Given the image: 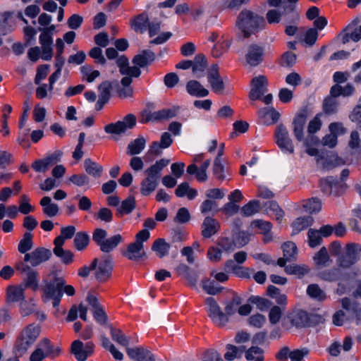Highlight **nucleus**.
I'll return each mask as SVG.
<instances>
[{
  "label": "nucleus",
  "mask_w": 361,
  "mask_h": 361,
  "mask_svg": "<svg viewBox=\"0 0 361 361\" xmlns=\"http://www.w3.org/2000/svg\"><path fill=\"white\" fill-rule=\"evenodd\" d=\"M244 351L247 361H264V350L259 346L252 345Z\"/></svg>",
  "instance_id": "473e14b6"
},
{
  "label": "nucleus",
  "mask_w": 361,
  "mask_h": 361,
  "mask_svg": "<svg viewBox=\"0 0 361 361\" xmlns=\"http://www.w3.org/2000/svg\"><path fill=\"white\" fill-rule=\"evenodd\" d=\"M170 248V244L166 243L164 238L157 239L152 245V250L155 252L157 256L159 258L168 255Z\"/></svg>",
  "instance_id": "2f4dec72"
},
{
  "label": "nucleus",
  "mask_w": 361,
  "mask_h": 361,
  "mask_svg": "<svg viewBox=\"0 0 361 361\" xmlns=\"http://www.w3.org/2000/svg\"><path fill=\"white\" fill-rule=\"evenodd\" d=\"M308 243L311 247H315L319 245L322 242V237L321 236L319 231L310 228L308 231Z\"/></svg>",
  "instance_id": "e2e57ef3"
},
{
  "label": "nucleus",
  "mask_w": 361,
  "mask_h": 361,
  "mask_svg": "<svg viewBox=\"0 0 361 361\" xmlns=\"http://www.w3.org/2000/svg\"><path fill=\"white\" fill-rule=\"evenodd\" d=\"M260 208V204L257 200H252L244 205L241 208L242 214L245 216H250L258 212Z\"/></svg>",
  "instance_id": "6e6d98bb"
},
{
  "label": "nucleus",
  "mask_w": 361,
  "mask_h": 361,
  "mask_svg": "<svg viewBox=\"0 0 361 361\" xmlns=\"http://www.w3.org/2000/svg\"><path fill=\"white\" fill-rule=\"evenodd\" d=\"M39 204L42 207L43 213L46 216L54 217L58 214L59 210V207L56 204L51 202V197L48 196L42 197Z\"/></svg>",
  "instance_id": "c756f323"
},
{
  "label": "nucleus",
  "mask_w": 361,
  "mask_h": 361,
  "mask_svg": "<svg viewBox=\"0 0 361 361\" xmlns=\"http://www.w3.org/2000/svg\"><path fill=\"white\" fill-rule=\"evenodd\" d=\"M314 260L319 266L325 265L329 260V255L327 249L325 247H322L314 256Z\"/></svg>",
  "instance_id": "69168bd1"
},
{
  "label": "nucleus",
  "mask_w": 361,
  "mask_h": 361,
  "mask_svg": "<svg viewBox=\"0 0 361 361\" xmlns=\"http://www.w3.org/2000/svg\"><path fill=\"white\" fill-rule=\"evenodd\" d=\"M25 288L23 285H11L6 288V302L11 304L13 302H18L24 300L25 299Z\"/></svg>",
  "instance_id": "412c9836"
},
{
  "label": "nucleus",
  "mask_w": 361,
  "mask_h": 361,
  "mask_svg": "<svg viewBox=\"0 0 361 361\" xmlns=\"http://www.w3.org/2000/svg\"><path fill=\"white\" fill-rule=\"evenodd\" d=\"M38 346L42 351H44L47 357H54L58 356L61 352V349L59 348H55L51 342L47 338L42 340Z\"/></svg>",
  "instance_id": "e433bc0d"
},
{
  "label": "nucleus",
  "mask_w": 361,
  "mask_h": 361,
  "mask_svg": "<svg viewBox=\"0 0 361 361\" xmlns=\"http://www.w3.org/2000/svg\"><path fill=\"white\" fill-rule=\"evenodd\" d=\"M202 287L203 290L209 295H216L219 293L222 288L217 286L214 281L208 279L202 281Z\"/></svg>",
  "instance_id": "3c124183"
},
{
  "label": "nucleus",
  "mask_w": 361,
  "mask_h": 361,
  "mask_svg": "<svg viewBox=\"0 0 361 361\" xmlns=\"http://www.w3.org/2000/svg\"><path fill=\"white\" fill-rule=\"evenodd\" d=\"M145 255L143 244L140 242L130 243L124 255L130 260H137Z\"/></svg>",
  "instance_id": "cd10ccee"
},
{
  "label": "nucleus",
  "mask_w": 361,
  "mask_h": 361,
  "mask_svg": "<svg viewBox=\"0 0 361 361\" xmlns=\"http://www.w3.org/2000/svg\"><path fill=\"white\" fill-rule=\"evenodd\" d=\"M51 257V252L45 247H39L33 251L26 253L24 256V262H28L33 267L48 261Z\"/></svg>",
  "instance_id": "ddd939ff"
},
{
  "label": "nucleus",
  "mask_w": 361,
  "mask_h": 361,
  "mask_svg": "<svg viewBox=\"0 0 361 361\" xmlns=\"http://www.w3.org/2000/svg\"><path fill=\"white\" fill-rule=\"evenodd\" d=\"M264 54V50L262 47L252 44L247 48L245 55L246 61L251 66H257L263 61Z\"/></svg>",
  "instance_id": "a211bd4d"
},
{
  "label": "nucleus",
  "mask_w": 361,
  "mask_h": 361,
  "mask_svg": "<svg viewBox=\"0 0 361 361\" xmlns=\"http://www.w3.org/2000/svg\"><path fill=\"white\" fill-rule=\"evenodd\" d=\"M303 207L307 212L316 213L321 210L322 202L317 197H312L304 202Z\"/></svg>",
  "instance_id": "49530a36"
},
{
  "label": "nucleus",
  "mask_w": 361,
  "mask_h": 361,
  "mask_svg": "<svg viewBox=\"0 0 361 361\" xmlns=\"http://www.w3.org/2000/svg\"><path fill=\"white\" fill-rule=\"evenodd\" d=\"M179 110L178 106H171L170 108L162 109L154 112L145 111L141 115L140 122L142 123L149 121H161L168 120L175 117Z\"/></svg>",
  "instance_id": "1a4fd4ad"
},
{
  "label": "nucleus",
  "mask_w": 361,
  "mask_h": 361,
  "mask_svg": "<svg viewBox=\"0 0 361 361\" xmlns=\"http://www.w3.org/2000/svg\"><path fill=\"white\" fill-rule=\"evenodd\" d=\"M113 269L112 261L109 257H104L101 259L95 269V277L100 281H106L111 274Z\"/></svg>",
  "instance_id": "f3484780"
},
{
  "label": "nucleus",
  "mask_w": 361,
  "mask_h": 361,
  "mask_svg": "<svg viewBox=\"0 0 361 361\" xmlns=\"http://www.w3.org/2000/svg\"><path fill=\"white\" fill-rule=\"evenodd\" d=\"M149 23L148 14L142 12L130 20V27L135 32L142 33L147 27Z\"/></svg>",
  "instance_id": "4be33fe9"
},
{
  "label": "nucleus",
  "mask_w": 361,
  "mask_h": 361,
  "mask_svg": "<svg viewBox=\"0 0 361 361\" xmlns=\"http://www.w3.org/2000/svg\"><path fill=\"white\" fill-rule=\"evenodd\" d=\"M285 272L287 274L302 277L309 272V269L305 265L290 264L285 267Z\"/></svg>",
  "instance_id": "09e8293b"
},
{
  "label": "nucleus",
  "mask_w": 361,
  "mask_h": 361,
  "mask_svg": "<svg viewBox=\"0 0 361 361\" xmlns=\"http://www.w3.org/2000/svg\"><path fill=\"white\" fill-rule=\"evenodd\" d=\"M145 140L142 137H137L130 142L127 147V154L130 155H135L140 154L145 147Z\"/></svg>",
  "instance_id": "ea45409f"
},
{
  "label": "nucleus",
  "mask_w": 361,
  "mask_h": 361,
  "mask_svg": "<svg viewBox=\"0 0 361 361\" xmlns=\"http://www.w3.org/2000/svg\"><path fill=\"white\" fill-rule=\"evenodd\" d=\"M154 59L155 54L151 50L146 49L135 55L133 59V63L139 68H144L151 64Z\"/></svg>",
  "instance_id": "b1692460"
},
{
  "label": "nucleus",
  "mask_w": 361,
  "mask_h": 361,
  "mask_svg": "<svg viewBox=\"0 0 361 361\" xmlns=\"http://www.w3.org/2000/svg\"><path fill=\"white\" fill-rule=\"evenodd\" d=\"M136 117L133 114L126 115L123 121L109 123L104 127V130L108 134H121L128 129L133 128L136 125Z\"/></svg>",
  "instance_id": "9b49d317"
},
{
  "label": "nucleus",
  "mask_w": 361,
  "mask_h": 361,
  "mask_svg": "<svg viewBox=\"0 0 361 361\" xmlns=\"http://www.w3.org/2000/svg\"><path fill=\"white\" fill-rule=\"evenodd\" d=\"M65 283L63 277L59 276L56 272L50 273L42 280L39 288L42 300L44 302L51 300L53 307H58L62 299V288Z\"/></svg>",
  "instance_id": "f257e3e1"
},
{
  "label": "nucleus",
  "mask_w": 361,
  "mask_h": 361,
  "mask_svg": "<svg viewBox=\"0 0 361 361\" xmlns=\"http://www.w3.org/2000/svg\"><path fill=\"white\" fill-rule=\"evenodd\" d=\"M219 228V223L215 219L207 216L202 224V235L209 238L217 233Z\"/></svg>",
  "instance_id": "5701e85b"
},
{
  "label": "nucleus",
  "mask_w": 361,
  "mask_h": 361,
  "mask_svg": "<svg viewBox=\"0 0 361 361\" xmlns=\"http://www.w3.org/2000/svg\"><path fill=\"white\" fill-rule=\"evenodd\" d=\"M33 235L30 232H25L23 238L20 240L18 245V250L23 254L28 253L33 246Z\"/></svg>",
  "instance_id": "58836bf2"
},
{
  "label": "nucleus",
  "mask_w": 361,
  "mask_h": 361,
  "mask_svg": "<svg viewBox=\"0 0 361 361\" xmlns=\"http://www.w3.org/2000/svg\"><path fill=\"white\" fill-rule=\"evenodd\" d=\"M94 349V344L92 342L89 341L84 344L80 340L74 341L71 346V353L78 361H85L89 356L92 355Z\"/></svg>",
  "instance_id": "f8f14e48"
},
{
  "label": "nucleus",
  "mask_w": 361,
  "mask_h": 361,
  "mask_svg": "<svg viewBox=\"0 0 361 361\" xmlns=\"http://www.w3.org/2000/svg\"><path fill=\"white\" fill-rule=\"evenodd\" d=\"M249 98L252 101L260 99L267 90L268 80L265 75L254 77L250 82Z\"/></svg>",
  "instance_id": "4468645a"
},
{
  "label": "nucleus",
  "mask_w": 361,
  "mask_h": 361,
  "mask_svg": "<svg viewBox=\"0 0 361 361\" xmlns=\"http://www.w3.org/2000/svg\"><path fill=\"white\" fill-rule=\"evenodd\" d=\"M288 14H290V12H284V9L281 11L276 9H271L267 13L266 18L269 24H275L280 22L281 16Z\"/></svg>",
  "instance_id": "864d4df0"
},
{
  "label": "nucleus",
  "mask_w": 361,
  "mask_h": 361,
  "mask_svg": "<svg viewBox=\"0 0 361 361\" xmlns=\"http://www.w3.org/2000/svg\"><path fill=\"white\" fill-rule=\"evenodd\" d=\"M110 333L112 339L118 343L119 345L128 348L129 338L123 333L119 329H116L112 326L110 328Z\"/></svg>",
  "instance_id": "a19ab883"
},
{
  "label": "nucleus",
  "mask_w": 361,
  "mask_h": 361,
  "mask_svg": "<svg viewBox=\"0 0 361 361\" xmlns=\"http://www.w3.org/2000/svg\"><path fill=\"white\" fill-rule=\"evenodd\" d=\"M169 163V160L161 159L145 171L146 177L141 181L140 192L144 196L149 195L157 188L161 172Z\"/></svg>",
  "instance_id": "20e7f679"
},
{
  "label": "nucleus",
  "mask_w": 361,
  "mask_h": 361,
  "mask_svg": "<svg viewBox=\"0 0 361 361\" xmlns=\"http://www.w3.org/2000/svg\"><path fill=\"white\" fill-rule=\"evenodd\" d=\"M126 353L130 359L135 361H155L152 352L144 347L127 348Z\"/></svg>",
  "instance_id": "aec40b11"
},
{
  "label": "nucleus",
  "mask_w": 361,
  "mask_h": 361,
  "mask_svg": "<svg viewBox=\"0 0 361 361\" xmlns=\"http://www.w3.org/2000/svg\"><path fill=\"white\" fill-rule=\"evenodd\" d=\"M342 307L345 310L336 311L333 315V323L336 326H342L345 321L355 322L356 325L361 324V306L355 301L348 298L341 300Z\"/></svg>",
  "instance_id": "7ed1b4c3"
},
{
  "label": "nucleus",
  "mask_w": 361,
  "mask_h": 361,
  "mask_svg": "<svg viewBox=\"0 0 361 361\" xmlns=\"http://www.w3.org/2000/svg\"><path fill=\"white\" fill-rule=\"evenodd\" d=\"M355 92L354 86L348 83L344 87L341 86L338 84L334 85L330 89V94L333 97H338L343 96L344 97L352 96Z\"/></svg>",
  "instance_id": "bb28decb"
},
{
  "label": "nucleus",
  "mask_w": 361,
  "mask_h": 361,
  "mask_svg": "<svg viewBox=\"0 0 361 361\" xmlns=\"http://www.w3.org/2000/svg\"><path fill=\"white\" fill-rule=\"evenodd\" d=\"M227 352L224 354V358L228 361H232L235 358L240 357L245 347L238 348L235 345L228 344L226 345Z\"/></svg>",
  "instance_id": "8fccbe9b"
},
{
  "label": "nucleus",
  "mask_w": 361,
  "mask_h": 361,
  "mask_svg": "<svg viewBox=\"0 0 361 361\" xmlns=\"http://www.w3.org/2000/svg\"><path fill=\"white\" fill-rule=\"evenodd\" d=\"M319 185L322 191L326 195H339V190L343 188V184L338 182L334 177H327L319 181Z\"/></svg>",
  "instance_id": "6ab92c4d"
},
{
  "label": "nucleus",
  "mask_w": 361,
  "mask_h": 361,
  "mask_svg": "<svg viewBox=\"0 0 361 361\" xmlns=\"http://www.w3.org/2000/svg\"><path fill=\"white\" fill-rule=\"evenodd\" d=\"M290 319L292 325L299 328L308 326L311 324L308 313L303 310L293 313Z\"/></svg>",
  "instance_id": "a878e982"
},
{
  "label": "nucleus",
  "mask_w": 361,
  "mask_h": 361,
  "mask_svg": "<svg viewBox=\"0 0 361 361\" xmlns=\"http://www.w3.org/2000/svg\"><path fill=\"white\" fill-rule=\"evenodd\" d=\"M186 90L190 95L197 97H207L209 94V91L197 80L188 82Z\"/></svg>",
  "instance_id": "c85d7f7f"
},
{
  "label": "nucleus",
  "mask_w": 361,
  "mask_h": 361,
  "mask_svg": "<svg viewBox=\"0 0 361 361\" xmlns=\"http://www.w3.org/2000/svg\"><path fill=\"white\" fill-rule=\"evenodd\" d=\"M242 302L241 298L237 295L234 294L231 300L228 302L225 306V314L228 317V316L234 314L236 311H238L239 305Z\"/></svg>",
  "instance_id": "c03bdc74"
},
{
  "label": "nucleus",
  "mask_w": 361,
  "mask_h": 361,
  "mask_svg": "<svg viewBox=\"0 0 361 361\" xmlns=\"http://www.w3.org/2000/svg\"><path fill=\"white\" fill-rule=\"evenodd\" d=\"M161 145L157 141L152 142L150 148L145 156V161H152L154 159V156L161 154Z\"/></svg>",
  "instance_id": "bf43d9fd"
},
{
  "label": "nucleus",
  "mask_w": 361,
  "mask_h": 361,
  "mask_svg": "<svg viewBox=\"0 0 361 361\" xmlns=\"http://www.w3.org/2000/svg\"><path fill=\"white\" fill-rule=\"evenodd\" d=\"M248 302H250L252 304L256 305L257 307L262 310H266L268 308L270 307L271 302L264 298L259 297V296H255L252 295L249 298Z\"/></svg>",
  "instance_id": "4d7b16f0"
},
{
  "label": "nucleus",
  "mask_w": 361,
  "mask_h": 361,
  "mask_svg": "<svg viewBox=\"0 0 361 361\" xmlns=\"http://www.w3.org/2000/svg\"><path fill=\"white\" fill-rule=\"evenodd\" d=\"M306 123V114L305 112H301L298 114L293 122V133L295 138L298 141H302L303 139L304 133V126Z\"/></svg>",
  "instance_id": "393cba45"
},
{
  "label": "nucleus",
  "mask_w": 361,
  "mask_h": 361,
  "mask_svg": "<svg viewBox=\"0 0 361 361\" xmlns=\"http://www.w3.org/2000/svg\"><path fill=\"white\" fill-rule=\"evenodd\" d=\"M111 85L108 81L102 82L99 86V98L109 102L111 96Z\"/></svg>",
  "instance_id": "774afa93"
},
{
  "label": "nucleus",
  "mask_w": 361,
  "mask_h": 361,
  "mask_svg": "<svg viewBox=\"0 0 361 361\" xmlns=\"http://www.w3.org/2000/svg\"><path fill=\"white\" fill-rule=\"evenodd\" d=\"M68 181L78 187H83L89 184L90 178L84 173H78L70 176Z\"/></svg>",
  "instance_id": "680f3d73"
},
{
  "label": "nucleus",
  "mask_w": 361,
  "mask_h": 361,
  "mask_svg": "<svg viewBox=\"0 0 361 361\" xmlns=\"http://www.w3.org/2000/svg\"><path fill=\"white\" fill-rule=\"evenodd\" d=\"M336 98L330 94V97L324 99L323 102V111L326 114L331 115L337 112L338 102Z\"/></svg>",
  "instance_id": "79ce46f5"
},
{
  "label": "nucleus",
  "mask_w": 361,
  "mask_h": 361,
  "mask_svg": "<svg viewBox=\"0 0 361 361\" xmlns=\"http://www.w3.org/2000/svg\"><path fill=\"white\" fill-rule=\"evenodd\" d=\"M207 80L212 91L216 94H222L224 84L219 72V66L213 64L207 71Z\"/></svg>",
  "instance_id": "2eb2a0df"
},
{
  "label": "nucleus",
  "mask_w": 361,
  "mask_h": 361,
  "mask_svg": "<svg viewBox=\"0 0 361 361\" xmlns=\"http://www.w3.org/2000/svg\"><path fill=\"white\" fill-rule=\"evenodd\" d=\"M113 212L107 207L101 208L97 213L94 214V219L105 223H110L113 220Z\"/></svg>",
  "instance_id": "13d9d810"
},
{
  "label": "nucleus",
  "mask_w": 361,
  "mask_h": 361,
  "mask_svg": "<svg viewBox=\"0 0 361 361\" xmlns=\"http://www.w3.org/2000/svg\"><path fill=\"white\" fill-rule=\"evenodd\" d=\"M123 241L121 235L116 234L104 240L101 245L100 250L104 252H110Z\"/></svg>",
  "instance_id": "4c0bfd02"
},
{
  "label": "nucleus",
  "mask_w": 361,
  "mask_h": 361,
  "mask_svg": "<svg viewBox=\"0 0 361 361\" xmlns=\"http://www.w3.org/2000/svg\"><path fill=\"white\" fill-rule=\"evenodd\" d=\"M84 167L87 174L96 178H99L103 172V167L90 159L85 160Z\"/></svg>",
  "instance_id": "72a5a7b5"
},
{
  "label": "nucleus",
  "mask_w": 361,
  "mask_h": 361,
  "mask_svg": "<svg viewBox=\"0 0 361 361\" xmlns=\"http://www.w3.org/2000/svg\"><path fill=\"white\" fill-rule=\"evenodd\" d=\"M213 174L219 180L223 181L226 179L225 169L224 165L221 164V159L219 157H216L213 165Z\"/></svg>",
  "instance_id": "5fc2aeb1"
},
{
  "label": "nucleus",
  "mask_w": 361,
  "mask_h": 361,
  "mask_svg": "<svg viewBox=\"0 0 361 361\" xmlns=\"http://www.w3.org/2000/svg\"><path fill=\"white\" fill-rule=\"evenodd\" d=\"M288 3L283 2L281 4V8L284 9V12H290V20L288 22H293L299 18V14L295 11V4L298 0H288Z\"/></svg>",
  "instance_id": "603ef678"
},
{
  "label": "nucleus",
  "mask_w": 361,
  "mask_h": 361,
  "mask_svg": "<svg viewBox=\"0 0 361 361\" xmlns=\"http://www.w3.org/2000/svg\"><path fill=\"white\" fill-rule=\"evenodd\" d=\"M90 243V235L87 232L80 231L75 233L73 244L78 251H82L87 248Z\"/></svg>",
  "instance_id": "c9c22d12"
},
{
  "label": "nucleus",
  "mask_w": 361,
  "mask_h": 361,
  "mask_svg": "<svg viewBox=\"0 0 361 361\" xmlns=\"http://www.w3.org/2000/svg\"><path fill=\"white\" fill-rule=\"evenodd\" d=\"M40 334V326L31 324L25 326L18 336L15 348L18 354L21 356L35 342Z\"/></svg>",
  "instance_id": "39448f33"
},
{
  "label": "nucleus",
  "mask_w": 361,
  "mask_h": 361,
  "mask_svg": "<svg viewBox=\"0 0 361 361\" xmlns=\"http://www.w3.org/2000/svg\"><path fill=\"white\" fill-rule=\"evenodd\" d=\"M358 20H353L340 33L339 37L343 44L352 40L358 42L361 39V24L358 25Z\"/></svg>",
  "instance_id": "dca6fc26"
},
{
  "label": "nucleus",
  "mask_w": 361,
  "mask_h": 361,
  "mask_svg": "<svg viewBox=\"0 0 361 361\" xmlns=\"http://www.w3.org/2000/svg\"><path fill=\"white\" fill-rule=\"evenodd\" d=\"M274 137L276 145L283 152L289 154L294 152V146L289 137V133L283 124L277 126L274 133Z\"/></svg>",
  "instance_id": "9d476101"
},
{
  "label": "nucleus",
  "mask_w": 361,
  "mask_h": 361,
  "mask_svg": "<svg viewBox=\"0 0 361 361\" xmlns=\"http://www.w3.org/2000/svg\"><path fill=\"white\" fill-rule=\"evenodd\" d=\"M206 310L213 323L218 326H224L228 322V317L222 312L214 298H207L205 300Z\"/></svg>",
  "instance_id": "6e6552de"
},
{
  "label": "nucleus",
  "mask_w": 361,
  "mask_h": 361,
  "mask_svg": "<svg viewBox=\"0 0 361 361\" xmlns=\"http://www.w3.org/2000/svg\"><path fill=\"white\" fill-rule=\"evenodd\" d=\"M307 295L318 301H323L326 299L325 293L319 288L317 284H310L307 288Z\"/></svg>",
  "instance_id": "a18cd8bd"
},
{
  "label": "nucleus",
  "mask_w": 361,
  "mask_h": 361,
  "mask_svg": "<svg viewBox=\"0 0 361 361\" xmlns=\"http://www.w3.org/2000/svg\"><path fill=\"white\" fill-rule=\"evenodd\" d=\"M54 253L56 256L61 258L63 263L69 264L73 261V253L70 250H65L63 249H57L54 250Z\"/></svg>",
  "instance_id": "0e129e2a"
},
{
  "label": "nucleus",
  "mask_w": 361,
  "mask_h": 361,
  "mask_svg": "<svg viewBox=\"0 0 361 361\" xmlns=\"http://www.w3.org/2000/svg\"><path fill=\"white\" fill-rule=\"evenodd\" d=\"M312 221L313 219L311 216H304L296 219L292 224L293 228V233H298L300 231L307 228L312 224Z\"/></svg>",
  "instance_id": "37998d69"
},
{
  "label": "nucleus",
  "mask_w": 361,
  "mask_h": 361,
  "mask_svg": "<svg viewBox=\"0 0 361 361\" xmlns=\"http://www.w3.org/2000/svg\"><path fill=\"white\" fill-rule=\"evenodd\" d=\"M281 248L283 250V256L288 258V260H294L297 255V246L291 241L284 243Z\"/></svg>",
  "instance_id": "de8ad7c7"
},
{
  "label": "nucleus",
  "mask_w": 361,
  "mask_h": 361,
  "mask_svg": "<svg viewBox=\"0 0 361 361\" xmlns=\"http://www.w3.org/2000/svg\"><path fill=\"white\" fill-rule=\"evenodd\" d=\"M266 23L262 16L247 10H242L238 16L236 25L245 38L265 27Z\"/></svg>",
  "instance_id": "f03ea898"
},
{
  "label": "nucleus",
  "mask_w": 361,
  "mask_h": 361,
  "mask_svg": "<svg viewBox=\"0 0 361 361\" xmlns=\"http://www.w3.org/2000/svg\"><path fill=\"white\" fill-rule=\"evenodd\" d=\"M296 62V55L290 51L284 52L280 60V64L284 67H292Z\"/></svg>",
  "instance_id": "338daca9"
},
{
  "label": "nucleus",
  "mask_w": 361,
  "mask_h": 361,
  "mask_svg": "<svg viewBox=\"0 0 361 361\" xmlns=\"http://www.w3.org/2000/svg\"><path fill=\"white\" fill-rule=\"evenodd\" d=\"M361 245L357 243H348L336 259V264L342 269H349L360 259Z\"/></svg>",
  "instance_id": "423d86ee"
},
{
  "label": "nucleus",
  "mask_w": 361,
  "mask_h": 361,
  "mask_svg": "<svg viewBox=\"0 0 361 361\" xmlns=\"http://www.w3.org/2000/svg\"><path fill=\"white\" fill-rule=\"evenodd\" d=\"M136 206L135 200L133 197H128L121 202V206L117 209L116 215L121 217L125 214L132 212Z\"/></svg>",
  "instance_id": "f704fd0d"
},
{
  "label": "nucleus",
  "mask_w": 361,
  "mask_h": 361,
  "mask_svg": "<svg viewBox=\"0 0 361 361\" xmlns=\"http://www.w3.org/2000/svg\"><path fill=\"white\" fill-rule=\"evenodd\" d=\"M249 0H223L219 6L221 11L226 9H238L239 7Z\"/></svg>",
  "instance_id": "052dcab7"
},
{
  "label": "nucleus",
  "mask_w": 361,
  "mask_h": 361,
  "mask_svg": "<svg viewBox=\"0 0 361 361\" xmlns=\"http://www.w3.org/2000/svg\"><path fill=\"white\" fill-rule=\"evenodd\" d=\"M207 60L203 54H197L192 60V73L197 77L200 78L203 75V73L207 68Z\"/></svg>",
  "instance_id": "7c9ffc66"
},
{
  "label": "nucleus",
  "mask_w": 361,
  "mask_h": 361,
  "mask_svg": "<svg viewBox=\"0 0 361 361\" xmlns=\"http://www.w3.org/2000/svg\"><path fill=\"white\" fill-rule=\"evenodd\" d=\"M16 268L17 271L21 274H25L22 284L25 289L30 288L33 291H36L40 288L39 286V273L36 270L32 269L30 266L24 264L23 262L17 264Z\"/></svg>",
  "instance_id": "0eeeda50"
}]
</instances>
